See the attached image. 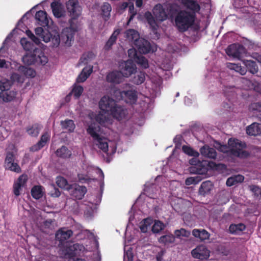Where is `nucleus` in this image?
Here are the masks:
<instances>
[{
    "instance_id": "1",
    "label": "nucleus",
    "mask_w": 261,
    "mask_h": 261,
    "mask_svg": "<svg viewBox=\"0 0 261 261\" xmlns=\"http://www.w3.org/2000/svg\"><path fill=\"white\" fill-rule=\"evenodd\" d=\"M181 3L187 9L182 10L181 6L176 3L178 11L177 19L179 20L181 33H184L194 25L196 13L199 12L200 6L195 0H181Z\"/></svg>"
},
{
    "instance_id": "2",
    "label": "nucleus",
    "mask_w": 261,
    "mask_h": 261,
    "mask_svg": "<svg viewBox=\"0 0 261 261\" xmlns=\"http://www.w3.org/2000/svg\"><path fill=\"white\" fill-rule=\"evenodd\" d=\"M66 10L71 17L69 20V27H66V46H70L75 33L79 29L80 24L78 18L81 14L82 8L78 0H69L66 2Z\"/></svg>"
},
{
    "instance_id": "3",
    "label": "nucleus",
    "mask_w": 261,
    "mask_h": 261,
    "mask_svg": "<svg viewBox=\"0 0 261 261\" xmlns=\"http://www.w3.org/2000/svg\"><path fill=\"white\" fill-rule=\"evenodd\" d=\"M176 3H168L162 6L159 4L155 6L153 14L158 20L164 21L167 19L174 22V25L177 30L181 33V29L179 20L177 19L178 11Z\"/></svg>"
},
{
    "instance_id": "4",
    "label": "nucleus",
    "mask_w": 261,
    "mask_h": 261,
    "mask_svg": "<svg viewBox=\"0 0 261 261\" xmlns=\"http://www.w3.org/2000/svg\"><path fill=\"white\" fill-rule=\"evenodd\" d=\"M20 42L23 48L27 51L22 58V61L25 65H44L47 63L48 58L41 49L35 47L32 51H30L32 49L30 42L27 41L25 39H22Z\"/></svg>"
},
{
    "instance_id": "5",
    "label": "nucleus",
    "mask_w": 261,
    "mask_h": 261,
    "mask_svg": "<svg viewBox=\"0 0 261 261\" xmlns=\"http://www.w3.org/2000/svg\"><path fill=\"white\" fill-rule=\"evenodd\" d=\"M228 144L231 148L230 156L240 159H246L251 156V152L245 150L247 144L245 142L237 139L230 138Z\"/></svg>"
},
{
    "instance_id": "6",
    "label": "nucleus",
    "mask_w": 261,
    "mask_h": 261,
    "mask_svg": "<svg viewBox=\"0 0 261 261\" xmlns=\"http://www.w3.org/2000/svg\"><path fill=\"white\" fill-rule=\"evenodd\" d=\"M84 246L78 243H71L66 242V255L69 256L68 261H86L85 259L77 257L80 254Z\"/></svg>"
},
{
    "instance_id": "7",
    "label": "nucleus",
    "mask_w": 261,
    "mask_h": 261,
    "mask_svg": "<svg viewBox=\"0 0 261 261\" xmlns=\"http://www.w3.org/2000/svg\"><path fill=\"white\" fill-rule=\"evenodd\" d=\"M55 243L59 248V255L65 258V227L59 229L55 234Z\"/></svg>"
},
{
    "instance_id": "8",
    "label": "nucleus",
    "mask_w": 261,
    "mask_h": 261,
    "mask_svg": "<svg viewBox=\"0 0 261 261\" xmlns=\"http://www.w3.org/2000/svg\"><path fill=\"white\" fill-rule=\"evenodd\" d=\"M66 190L69 191L71 195L76 199H82L87 190L85 186L79 185H69L66 180Z\"/></svg>"
},
{
    "instance_id": "9",
    "label": "nucleus",
    "mask_w": 261,
    "mask_h": 261,
    "mask_svg": "<svg viewBox=\"0 0 261 261\" xmlns=\"http://www.w3.org/2000/svg\"><path fill=\"white\" fill-rule=\"evenodd\" d=\"M193 257L200 260H206L210 256V250L204 245H199L191 251Z\"/></svg>"
},
{
    "instance_id": "10",
    "label": "nucleus",
    "mask_w": 261,
    "mask_h": 261,
    "mask_svg": "<svg viewBox=\"0 0 261 261\" xmlns=\"http://www.w3.org/2000/svg\"><path fill=\"white\" fill-rule=\"evenodd\" d=\"M15 160L14 154L12 152H7L5 160V168L16 173H19L21 172V168L18 163L15 162Z\"/></svg>"
},
{
    "instance_id": "11",
    "label": "nucleus",
    "mask_w": 261,
    "mask_h": 261,
    "mask_svg": "<svg viewBox=\"0 0 261 261\" xmlns=\"http://www.w3.org/2000/svg\"><path fill=\"white\" fill-rule=\"evenodd\" d=\"M245 47L239 44L229 45L226 49V53L228 56L240 59L245 53Z\"/></svg>"
},
{
    "instance_id": "12",
    "label": "nucleus",
    "mask_w": 261,
    "mask_h": 261,
    "mask_svg": "<svg viewBox=\"0 0 261 261\" xmlns=\"http://www.w3.org/2000/svg\"><path fill=\"white\" fill-rule=\"evenodd\" d=\"M116 104V101L109 96H103L99 101V109L105 113H111Z\"/></svg>"
},
{
    "instance_id": "13",
    "label": "nucleus",
    "mask_w": 261,
    "mask_h": 261,
    "mask_svg": "<svg viewBox=\"0 0 261 261\" xmlns=\"http://www.w3.org/2000/svg\"><path fill=\"white\" fill-rule=\"evenodd\" d=\"M189 163L192 165L190 168V172L199 175H204L207 172V168L203 164V162H200L196 159L189 161Z\"/></svg>"
},
{
    "instance_id": "14",
    "label": "nucleus",
    "mask_w": 261,
    "mask_h": 261,
    "mask_svg": "<svg viewBox=\"0 0 261 261\" xmlns=\"http://www.w3.org/2000/svg\"><path fill=\"white\" fill-rule=\"evenodd\" d=\"M137 67L133 61L127 60L120 65V71L124 77H128L136 72Z\"/></svg>"
},
{
    "instance_id": "15",
    "label": "nucleus",
    "mask_w": 261,
    "mask_h": 261,
    "mask_svg": "<svg viewBox=\"0 0 261 261\" xmlns=\"http://www.w3.org/2000/svg\"><path fill=\"white\" fill-rule=\"evenodd\" d=\"M28 181L27 175L22 174L21 175L13 184V193L16 196H18L20 194V190L26 186Z\"/></svg>"
},
{
    "instance_id": "16",
    "label": "nucleus",
    "mask_w": 261,
    "mask_h": 261,
    "mask_svg": "<svg viewBox=\"0 0 261 261\" xmlns=\"http://www.w3.org/2000/svg\"><path fill=\"white\" fill-rule=\"evenodd\" d=\"M122 73L120 71L114 70L108 73L106 80L108 83L113 84H119L123 80Z\"/></svg>"
},
{
    "instance_id": "17",
    "label": "nucleus",
    "mask_w": 261,
    "mask_h": 261,
    "mask_svg": "<svg viewBox=\"0 0 261 261\" xmlns=\"http://www.w3.org/2000/svg\"><path fill=\"white\" fill-rule=\"evenodd\" d=\"M141 54H147L151 49V45L147 40L140 38L139 40L135 43L134 45Z\"/></svg>"
},
{
    "instance_id": "18",
    "label": "nucleus",
    "mask_w": 261,
    "mask_h": 261,
    "mask_svg": "<svg viewBox=\"0 0 261 261\" xmlns=\"http://www.w3.org/2000/svg\"><path fill=\"white\" fill-rule=\"evenodd\" d=\"M141 54H147L151 49V45L147 40L140 38L139 40L135 43L134 45Z\"/></svg>"
},
{
    "instance_id": "19",
    "label": "nucleus",
    "mask_w": 261,
    "mask_h": 261,
    "mask_svg": "<svg viewBox=\"0 0 261 261\" xmlns=\"http://www.w3.org/2000/svg\"><path fill=\"white\" fill-rule=\"evenodd\" d=\"M35 18L37 23L43 27H48L50 20L52 22V20L48 17L46 12L42 10L36 12Z\"/></svg>"
},
{
    "instance_id": "20",
    "label": "nucleus",
    "mask_w": 261,
    "mask_h": 261,
    "mask_svg": "<svg viewBox=\"0 0 261 261\" xmlns=\"http://www.w3.org/2000/svg\"><path fill=\"white\" fill-rule=\"evenodd\" d=\"M82 232V230L80 226L77 224L72 225L70 229L66 230V242H68L67 240L72 236L77 240L82 239L80 236Z\"/></svg>"
},
{
    "instance_id": "21",
    "label": "nucleus",
    "mask_w": 261,
    "mask_h": 261,
    "mask_svg": "<svg viewBox=\"0 0 261 261\" xmlns=\"http://www.w3.org/2000/svg\"><path fill=\"white\" fill-rule=\"evenodd\" d=\"M119 93L121 97L125 98L127 102L135 103L137 100V92L135 90L119 91Z\"/></svg>"
},
{
    "instance_id": "22",
    "label": "nucleus",
    "mask_w": 261,
    "mask_h": 261,
    "mask_svg": "<svg viewBox=\"0 0 261 261\" xmlns=\"http://www.w3.org/2000/svg\"><path fill=\"white\" fill-rule=\"evenodd\" d=\"M110 114L114 118L118 120H121L126 115V110L116 103Z\"/></svg>"
},
{
    "instance_id": "23",
    "label": "nucleus",
    "mask_w": 261,
    "mask_h": 261,
    "mask_svg": "<svg viewBox=\"0 0 261 261\" xmlns=\"http://www.w3.org/2000/svg\"><path fill=\"white\" fill-rule=\"evenodd\" d=\"M45 27H38L35 29V32L36 35L42 39V40L45 42H48L49 40V38L48 36L50 37V32L49 30L48 26Z\"/></svg>"
},
{
    "instance_id": "24",
    "label": "nucleus",
    "mask_w": 261,
    "mask_h": 261,
    "mask_svg": "<svg viewBox=\"0 0 261 261\" xmlns=\"http://www.w3.org/2000/svg\"><path fill=\"white\" fill-rule=\"evenodd\" d=\"M100 129L101 128L98 124L92 123L88 126L87 129V132L93 138V140H94L101 136L99 134Z\"/></svg>"
},
{
    "instance_id": "25",
    "label": "nucleus",
    "mask_w": 261,
    "mask_h": 261,
    "mask_svg": "<svg viewBox=\"0 0 261 261\" xmlns=\"http://www.w3.org/2000/svg\"><path fill=\"white\" fill-rule=\"evenodd\" d=\"M200 152L202 156L212 159H215L217 155V151L215 148L210 147L206 145L200 148Z\"/></svg>"
},
{
    "instance_id": "26",
    "label": "nucleus",
    "mask_w": 261,
    "mask_h": 261,
    "mask_svg": "<svg viewBox=\"0 0 261 261\" xmlns=\"http://www.w3.org/2000/svg\"><path fill=\"white\" fill-rule=\"evenodd\" d=\"M92 71L93 66L89 65L84 67L76 78V83H81L84 82L89 77Z\"/></svg>"
},
{
    "instance_id": "27",
    "label": "nucleus",
    "mask_w": 261,
    "mask_h": 261,
    "mask_svg": "<svg viewBox=\"0 0 261 261\" xmlns=\"http://www.w3.org/2000/svg\"><path fill=\"white\" fill-rule=\"evenodd\" d=\"M246 133L250 136H259L261 135V124L253 122L246 128Z\"/></svg>"
},
{
    "instance_id": "28",
    "label": "nucleus",
    "mask_w": 261,
    "mask_h": 261,
    "mask_svg": "<svg viewBox=\"0 0 261 261\" xmlns=\"http://www.w3.org/2000/svg\"><path fill=\"white\" fill-rule=\"evenodd\" d=\"M192 233L193 236L201 242L208 240L210 237V233L204 229H194Z\"/></svg>"
},
{
    "instance_id": "29",
    "label": "nucleus",
    "mask_w": 261,
    "mask_h": 261,
    "mask_svg": "<svg viewBox=\"0 0 261 261\" xmlns=\"http://www.w3.org/2000/svg\"><path fill=\"white\" fill-rule=\"evenodd\" d=\"M17 95V92L14 90H11L8 89L4 91L1 92L0 97L2 98L3 101L9 102L13 100Z\"/></svg>"
},
{
    "instance_id": "30",
    "label": "nucleus",
    "mask_w": 261,
    "mask_h": 261,
    "mask_svg": "<svg viewBox=\"0 0 261 261\" xmlns=\"http://www.w3.org/2000/svg\"><path fill=\"white\" fill-rule=\"evenodd\" d=\"M213 183L210 181L207 180L203 182L199 189V193L200 195L205 196L209 193L213 188Z\"/></svg>"
},
{
    "instance_id": "31",
    "label": "nucleus",
    "mask_w": 261,
    "mask_h": 261,
    "mask_svg": "<svg viewBox=\"0 0 261 261\" xmlns=\"http://www.w3.org/2000/svg\"><path fill=\"white\" fill-rule=\"evenodd\" d=\"M94 141L96 145L103 152L107 153L108 151L109 145L106 138L100 136L97 139L94 140Z\"/></svg>"
},
{
    "instance_id": "32",
    "label": "nucleus",
    "mask_w": 261,
    "mask_h": 261,
    "mask_svg": "<svg viewBox=\"0 0 261 261\" xmlns=\"http://www.w3.org/2000/svg\"><path fill=\"white\" fill-rule=\"evenodd\" d=\"M125 37L135 45L138 40L140 39L138 32L134 29H129L125 32Z\"/></svg>"
},
{
    "instance_id": "33",
    "label": "nucleus",
    "mask_w": 261,
    "mask_h": 261,
    "mask_svg": "<svg viewBox=\"0 0 261 261\" xmlns=\"http://www.w3.org/2000/svg\"><path fill=\"white\" fill-rule=\"evenodd\" d=\"M101 15L105 21H107L110 17V13L112 11L111 5L107 2L103 3L101 6Z\"/></svg>"
},
{
    "instance_id": "34",
    "label": "nucleus",
    "mask_w": 261,
    "mask_h": 261,
    "mask_svg": "<svg viewBox=\"0 0 261 261\" xmlns=\"http://www.w3.org/2000/svg\"><path fill=\"white\" fill-rule=\"evenodd\" d=\"M244 177L240 174H238L233 176L229 177L227 180L226 184L228 187L236 185L238 183L243 181Z\"/></svg>"
},
{
    "instance_id": "35",
    "label": "nucleus",
    "mask_w": 261,
    "mask_h": 261,
    "mask_svg": "<svg viewBox=\"0 0 261 261\" xmlns=\"http://www.w3.org/2000/svg\"><path fill=\"white\" fill-rule=\"evenodd\" d=\"M120 33V30L119 29H117L114 31L105 46V49L109 50L111 48L112 46L116 42L117 36Z\"/></svg>"
},
{
    "instance_id": "36",
    "label": "nucleus",
    "mask_w": 261,
    "mask_h": 261,
    "mask_svg": "<svg viewBox=\"0 0 261 261\" xmlns=\"http://www.w3.org/2000/svg\"><path fill=\"white\" fill-rule=\"evenodd\" d=\"M18 70L27 77H34L36 75V71L32 68L24 66H20Z\"/></svg>"
},
{
    "instance_id": "37",
    "label": "nucleus",
    "mask_w": 261,
    "mask_h": 261,
    "mask_svg": "<svg viewBox=\"0 0 261 261\" xmlns=\"http://www.w3.org/2000/svg\"><path fill=\"white\" fill-rule=\"evenodd\" d=\"M31 195L35 199H39L43 196V187L41 186H34L31 191Z\"/></svg>"
},
{
    "instance_id": "38",
    "label": "nucleus",
    "mask_w": 261,
    "mask_h": 261,
    "mask_svg": "<svg viewBox=\"0 0 261 261\" xmlns=\"http://www.w3.org/2000/svg\"><path fill=\"white\" fill-rule=\"evenodd\" d=\"M245 229L246 226L243 223L232 224L229 227L230 232L232 234H239Z\"/></svg>"
},
{
    "instance_id": "39",
    "label": "nucleus",
    "mask_w": 261,
    "mask_h": 261,
    "mask_svg": "<svg viewBox=\"0 0 261 261\" xmlns=\"http://www.w3.org/2000/svg\"><path fill=\"white\" fill-rule=\"evenodd\" d=\"M83 91L84 88L82 86L74 84L69 95H72L75 99H79L82 95Z\"/></svg>"
},
{
    "instance_id": "40",
    "label": "nucleus",
    "mask_w": 261,
    "mask_h": 261,
    "mask_svg": "<svg viewBox=\"0 0 261 261\" xmlns=\"http://www.w3.org/2000/svg\"><path fill=\"white\" fill-rule=\"evenodd\" d=\"M246 69L252 74L256 73L258 71V66L256 62L251 60H247L245 62Z\"/></svg>"
},
{
    "instance_id": "41",
    "label": "nucleus",
    "mask_w": 261,
    "mask_h": 261,
    "mask_svg": "<svg viewBox=\"0 0 261 261\" xmlns=\"http://www.w3.org/2000/svg\"><path fill=\"white\" fill-rule=\"evenodd\" d=\"M54 15L57 18L62 16V12L60 8V4L57 2H53L50 5Z\"/></svg>"
},
{
    "instance_id": "42",
    "label": "nucleus",
    "mask_w": 261,
    "mask_h": 261,
    "mask_svg": "<svg viewBox=\"0 0 261 261\" xmlns=\"http://www.w3.org/2000/svg\"><path fill=\"white\" fill-rule=\"evenodd\" d=\"M242 82L247 86L249 89L256 90L259 87V84L255 80H250L246 78H242Z\"/></svg>"
},
{
    "instance_id": "43",
    "label": "nucleus",
    "mask_w": 261,
    "mask_h": 261,
    "mask_svg": "<svg viewBox=\"0 0 261 261\" xmlns=\"http://www.w3.org/2000/svg\"><path fill=\"white\" fill-rule=\"evenodd\" d=\"M50 37L48 36L49 40L48 42H51L52 47H57L60 44V38L59 34L56 32H50Z\"/></svg>"
},
{
    "instance_id": "44",
    "label": "nucleus",
    "mask_w": 261,
    "mask_h": 261,
    "mask_svg": "<svg viewBox=\"0 0 261 261\" xmlns=\"http://www.w3.org/2000/svg\"><path fill=\"white\" fill-rule=\"evenodd\" d=\"M145 79V74L144 72H137L132 79V82L136 85H140L143 83Z\"/></svg>"
},
{
    "instance_id": "45",
    "label": "nucleus",
    "mask_w": 261,
    "mask_h": 261,
    "mask_svg": "<svg viewBox=\"0 0 261 261\" xmlns=\"http://www.w3.org/2000/svg\"><path fill=\"white\" fill-rule=\"evenodd\" d=\"M134 62L144 69H146L149 67L148 60L142 55H139L138 57H136Z\"/></svg>"
},
{
    "instance_id": "46",
    "label": "nucleus",
    "mask_w": 261,
    "mask_h": 261,
    "mask_svg": "<svg viewBox=\"0 0 261 261\" xmlns=\"http://www.w3.org/2000/svg\"><path fill=\"white\" fill-rule=\"evenodd\" d=\"M175 241V236L172 234H166L161 236L159 239V241L161 243L164 244H168L172 243Z\"/></svg>"
},
{
    "instance_id": "47",
    "label": "nucleus",
    "mask_w": 261,
    "mask_h": 261,
    "mask_svg": "<svg viewBox=\"0 0 261 261\" xmlns=\"http://www.w3.org/2000/svg\"><path fill=\"white\" fill-rule=\"evenodd\" d=\"M40 129L41 128L38 124H35L32 126L28 127L27 132L30 136L32 137H37L39 133Z\"/></svg>"
},
{
    "instance_id": "48",
    "label": "nucleus",
    "mask_w": 261,
    "mask_h": 261,
    "mask_svg": "<svg viewBox=\"0 0 261 261\" xmlns=\"http://www.w3.org/2000/svg\"><path fill=\"white\" fill-rule=\"evenodd\" d=\"M182 149L186 154L190 156L198 157L199 155V153L198 151L194 150L192 147L187 145H183L182 147Z\"/></svg>"
},
{
    "instance_id": "49",
    "label": "nucleus",
    "mask_w": 261,
    "mask_h": 261,
    "mask_svg": "<svg viewBox=\"0 0 261 261\" xmlns=\"http://www.w3.org/2000/svg\"><path fill=\"white\" fill-rule=\"evenodd\" d=\"M191 234L190 231L184 228L177 229L174 231V236L177 238H181V237L188 238Z\"/></svg>"
},
{
    "instance_id": "50",
    "label": "nucleus",
    "mask_w": 261,
    "mask_h": 261,
    "mask_svg": "<svg viewBox=\"0 0 261 261\" xmlns=\"http://www.w3.org/2000/svg\"><path fill=\"white\" fill-rule=\"evenodd\" d=\"M50 134L48 132H44L41 136L40 140L38 141L39 144L42 145L43 147L47 144V143L50 140Z\"/></svg>"
},
{
    "instance_id": "51",
    "label": "nucleus",
    "mask_w": 261,
    "mask_h": 261,
    "mask_svg": "<svg viewBox=\"0 0 261 261\" xmlns=\"http://www.w3.org/2000/svg\"><path fill=\"white\" fill-rule=\"evenodd\" d=\"M164 224L160 221H155L152 226V231L153 233H158L164 228Z\"/></svg>"
},
{
    "instance_id": "52",
    "label": "nucleus",
    "mask_w": 261,
    "mask_h": 261,
    "mask_svg": "<svg viewBox=\"0 0 261 261\" xmlns=\"http://www.w3.org/2000/svg\"><path fill=\"white\" fill-rule=\"evenodd\" d=\"M96 122L100 125H104L109 120V118L101 113H99L95 117Z\"/></svg>"
},
{
    "instance_id": "53",
    "label": "nucleus",
    "mask_w": 261,
    "mask_h": 261,
    "mask_svg": "<svg viewBox=\"0 0 261 261\" xmlns=\"http://www.w3.org/2000/svg\"><path fill=\"white\" fill-rule=\"evenodd\" d=\"M55 153L56 156L59 158V161L60 160L64 161L65 159V146H62L61 148L56 150Z\"/></svg>"
},
{
    "instance_id": "54",
    "label": "nucleus",
    "mask_w": 261,
    "mask_h": 261,
    "mask_svg": "<svg viewBox=\"0 0 261 261\" xmlns=\"http://www.w3.org/2000/svg\"><path fill=\"white\" fill-rule=\"evenodd\" d=\"M145 16L148 23L151 27L153 28L156 25L155 19L150 12L148 11L146 12L145 14Z\"/></svg>"
},
{
    "instance_id": "55",
    "label": "nucleus",
    "mask_w": 261,
    "mask_h": 261,
    "mask_svg": "<svg viewBox=\"0 0 261 261\" xmlns=\"http://www.w3.org/2000/svg\"><path fill=\"white\" fill-rule=\"evenodd\" d=\"M151 223V220L149 219H145L143 222L140 226V228L142 232H146L148 230V227L150 226Z\"/></svg>"
},
{
    "instance_id": "56",
    "label": "nucleus",
    "mask_w": 261,
    "mask_h": 261,
    "mask_svg": "<svg viewBox=\"0 0 261 261\" xmlns=\"http://www.w3.org/2000/svg\"><path fill=\"white\" fill-rule=\"evenodd\" d=\"M11 86V82L7 80L0 81V90L1 92L10 89Z\"/></svg>"
},
{
    "instance_id": "57",
    "label": "nucleus",
    "mask_w": 261,
    "mask_h": 261,
    "mask_svg": "<svg viewBox=\"0 0 261 261\" xmlns=\"http://www.w3.org/2000/svg\"><path fill=\"white\" fill-rule=\"evenodd\" d=\"M249 110L251 112L261 113V101L252 103L249 106Z\"/></svg>"
},
{
    "instance_id": "58",
    "label": "nucleus",
    "mask_w": 261,
    "mask_h": 261,
    "mask_svg": "<svg viewBox=\"0 0 261 261\" xmlns=\"http://www.w3.org/2000/svg\"><path fill=\"white\" fill-rule=\"evenodd\" d=\"M128 55L130 60L133 61L134 62L136 59V57H138L139 55L137 54V50L134 48H130L128 50Z\"/></svg>"
},
{
    "instance_id": "59",
    "label": "nucleus",
    "mask_w": 261,
    "mask_h": 261,
    "mask_svg": "<svg viewBox=\"0 0 261 261\" xmlns=\"http://www.w3.org/2000/svg\"><path fill=\"white\" fill-rule=\"evenodd\" d=\"M218 144L220 145L219 147V150L220 151L228 154V155H230V147L228 144L227 145H221L220 143H218Z\"/></svg>"
},
{
    "instance_id": "60",
    "label": "nucleus",
    "mask_w": 261,
    "mask_h": 261,
    "mask_svg": "<svg viewBox=\"0 0 261 261\" xmlns=\"http://www.w3.org/2000/svg\"><path fill=\"white\" fill-rule=\"evenodd\" d=\"M56 184L59 187L64 189L65 188V178L62 176H58L56 178Z\"/></svg>"
},
{
    "instance_id": "61",
    "label": "nucleus",
    "mask_w": 261,
    "mask_h": 261,
    "mask_svg": "<svg viewBox=\"0 0 261 261\" xmlns=\"http://www.w3.org/2000/svg\"><path fill=\"white\" fill-rule=\"evenodd\" d=\"M200 179H198V177H188L186 179L185 184L187 186H190L192 184H196Z\"/></svg>"
},
{
    "instance_id": "62",
    "label": "nucleus",
    "mask_w": 261,
    "mask_h": 261,
    "mask_svg": "<svg viewBox=\"0 0 261 261\" xmlns=\"http://www.w3.org/2000/svg\"><path fill=\"white\" fill-rule=\"evenodd\" d=\"M11 79L12 81L18 83H23V82L22 76L17 73H13L11 76Z\"/></svg>"
},
{
    "instance_id": "63",
    "label": "nucleus",
    "mask_w": 261,
    "mask_h": 261,
    "mask_svg": "<svg viewBox=\"0 0 261 261\" xmlns=\"http://www.w3.org/2000/svg\"><path fill=\"white\" fill-rule=\"evenodd\" d=\"M27 34L29 38L36 44L40 43V39L36 37L34 34L30 30L27 31Z\"/></svg>"
},
{
    "instance_id": "64",
    "label": "nucleus",
    "mask_w": 261,
    "mask_h": 261,
    "mask_svg": "<svg viewBox=\"0 0 261 261\" xmlns=\"http://www.w3.org/2000/svg\"><path fill=\"white\" fill-rule=\"evenodd\" d=\"M75 128V125L74 122L72 120H66V129H68L69 132H72Z\"/></svg>"
}]
</instances>
